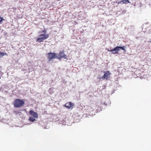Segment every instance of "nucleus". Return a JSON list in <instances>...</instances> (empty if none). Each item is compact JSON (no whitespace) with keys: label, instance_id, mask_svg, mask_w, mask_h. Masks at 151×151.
Masks as SVG:
<instances>
[{"label":"nucleus","instance_id":"f257e3e1","mask_svg":"<svg viewBox=\"0 0 151 151\" xmlns=\"http://www.w3.org/2000/svg\"><path fill=\"white\" fill-rule=\"evenodd\" d=\"M24 101L19 99H16L14 100L13 104L15 108H20L24 106Z\"/></svg>","mask_w":151,"mask_h":151},{"label":"nucleus","instance_id":"f03ea898","mask_svg":"<svg viewBox=\"0 0 151 151\" xmlns=\"http://www.w3.org/2000/svg\"><path fill=\"white\" fill-rule=\"evenodd\" d=\"M49 35L48 34H41L39 36V37L37 38V42H42L48 38Z\"/></svg>","mask_w":151,"mask_h":151},{"label":"nucleus","instance_id":"7ed1b4c3","mask_svg":"<svg viewBox=\"0 0 151 151\" xmlns=\"http://www.w3.org/2000/svg\"><path fill=\"white\" fill-rule=\"evenodd\" d=\"M57 54L52 52L48 53L47 54L49 61L52 60V59L57 58Z\"/></svg>","mask_w":151,"mask_h":151},{"label":"nucleus","instance_id":"20e7f679","mask_svg":"<svg viewBox=\"0 0 151 151\" xmlns=\"http://www.w3.org/2000/svg\"><path fill=\"white\" fill-rule=\"evenodd\" d=\"M62 58L68 60L67 56L65 54L64 51L63 50L60 51L57 57V58L59 60H61Z\"/></svg>","mask_w":151,"mask_h":151},{"label":"nucleus","instance_id":"39448f33","mask_svg":"<svg viewBox=\"0 0 151 151\" xmlns=\"http://www.w3.org/2000/svg\"><path fill=\"white\" fill-rule=\"evenodd\" d=\"M111 74V73L109 71H106L104 72V74L101 77L103 79L108 80L110 78V76Z\"/></svg>","mask_w":151,"mask_h":151},{"label":"nucleus","instance_id":"423d86ee","mask_svg":"<svg viewBox=\"0 0 151 151\" xmlns=\"http://www.w3.org/2000/svg\"><path fill=\"white\" fill-rule=\"evenodd\" d=\"M74 105L75 104L74 103L69 102L66 103L64 105V106L67 109H72L74 106Z\"/></svg>","mask_w":151,"mask_h":151},{"label":"nucleus","instance_id":"0eeeda50","mask_svg":"<svg viewBox=\"0 0 151 151\" xmlns=\"http://www.w3.org/2000/svg\"><path fill=\"white\" fill-rule=\"evenodd\" d=\"M29 113V114L32 116L34 118L37 119L38 118V115L37 112H34L32 110H30Z\"/></svg>","mask_w":151,"mask_h":151},{"label":"nucleus","instance_id":"6e6552de","mask_svg":"<svg viewBox=\"0 0 151 151\" xmlns=\"http://www.w3.org/2000/svg\"><path fill=\"white\" fill-rule=\"evenodd\" d=\"M108 51L111 52L113 54H118V52L119 51V50L118 49L117 46L115 47L113 49L111 50H108Z\"/></svg>","mask_w":151,"mask_h":151},{"label":"nucleus","instance_id":"1a4fd4ad","mask_svg":"<svg viewBox=\"0 0 151 151\" xmlns=\"http://www.w3.org/2000/svg\"><path fill=\"white\" fill-rule=\"evenodd\" d=\"M121 3H122L123 4H127L130 3V2L128 0H121L120 1H119L118 3V4Z\"/></svg>","mask_w":151,"mask_h":151},{"label":"nucleus","instance_id":"9d476101","mask_svg":"<svg viewBox=\"0 0 151 151\" xmlns=\"http://www.w3.org/2000/svg\"><path fill=\"white\" fill-rule=\"evenodd\" d=\"M86 110H87V111L90 112L93 110V109L91 106L88 105L87 106Z\"/></svg>","mask_w":151,"mask_h":151},{"label":"nucleus","instance_id":"9b49d317","mask_svg":"<svg viewBox=\"0 0 151 151\" xmlns=\"http://www.w3.org/2000/svg\"><path fill=\"white\" fill-rule=\"evenodd\" d=\"M118 49L119 50V51L120 50V49H122L123 50L125 51V47L124 46L123 47H120V46H117Z\"/></svg>","mask_w":151,"mask_h":151},{"label":"nucleus","instance_id":"f8f14e48","mask_svg":"<svg viewBox=\"0 0 151 151\" xmlns=\"http://www.w3.org/2000/svg\"><path fill=\"white\" fill-rule=\"evenodd\" d=\"M29 120L30 121L33 122H34L36 120V119H35L32 117H30L29 118Z\"/></svg>","mask_w":151,"mask_h":151},{"label":"nucleus","instance_id":"ddd939ff","mask_svg":"<svg viewBox=\"0 0 151 151\" xmlns=\"http://www.w3.org/2000/svg\"><path fill=\"white\" fill-rule=\"evenodd\" d=\"M7 55V53L5 52H1L0 53V56H3L4 55Z\"/></svg>","mask_w":151,"mask_h":151},{"label":"nucleus","instance_id":"4468645a","mask_svg":"<svg viewBox=\"0 0 151 151\" xmlns=\"http://www.w3.org/2000/svg\"><path fill=\"white\" fill-rule=\"evenodd\" d=\"M43 32H45H45H46V31H45V30L43 31Z\"/></svg>","mask_w":151,"mask_h":151}]
</instances>
